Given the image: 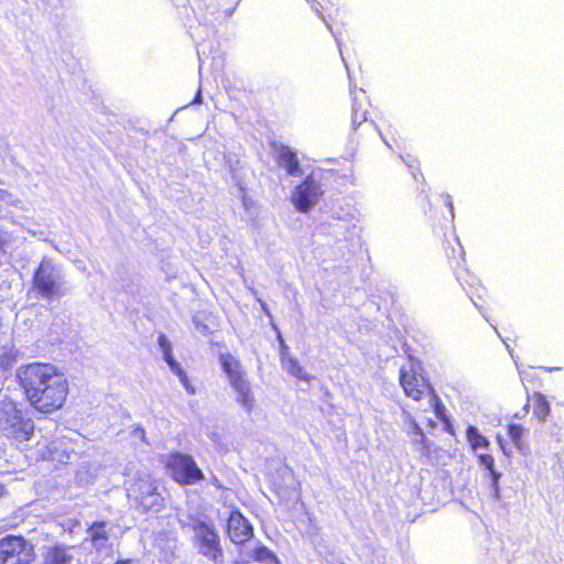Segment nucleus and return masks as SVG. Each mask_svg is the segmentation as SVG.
<instances>
[{"label": "nucleus", "mask_w": 564, "mask_h": 564, "mask_svg": "<svg viewBox=\"0 0 564 564\" xmlns=\"http://www.w3.org/2000/svg\"><path fill=\"white\" fill-rule=\"evenodd\" d=\"M15 378L25 401L35 412L51 415L66 405L69 383L55 365L29 362L18 368Z\"/></svg>", "instance_id": "nucleus-1"}, {"label": "nucleus", "mask_w": 564, "mask_h": 564, "mask_svg": "<svg viewBox=\"0 0 564 564\" xmlns=\"http://www.w3.org/2000/svg\"><path fill=\"white\" fill-rule=\"evenodd\" d=\"M430 209L424 210L430 214L432 226L436 227V220L442 219V228H445L444 237L441 242V253L444 256L446 263L453 269L457 281L465 289L470 300L479 308H484L487 304L486 299L488 292L473 274L465 263V251L453 231V204L448 195L436 194L427 199Z\"/></svg>", "instance_id": "nucleus-2"}, {"label": "nucleus", "mask_w": 564, "mask_h": 564, "mask_svg": "<svg viewBox=\"0 0 564 564\" xmlns=\"http://www.w3.org/2000/svg\"><path fill=\"white\" fill-rule=\"evenodd\" d=\"M128 498L140 513L161 512L165 508V498L159 489V482L151 476L137 477L128 489Z\"/></svg>", "instance_id": "nucleus-3"}, {"label": "nucleus", "mask_w": 564, "mask_h": 564, "mask_svg": "<svg viewBox=\"0 0 564 564\" xmlns=\"http://www.w3.org/2000/svg\"><path fill=\"white\" fill-rule=\"evenodd\" d=\"M170 478L180 486L195 485L204 479V473L195 459L185 453L171 452L162 460Z\"/></svg>", "instance_id": "nucleus-4"}, {"label": "nucleus", "mask_w": 564, "mask_h": 564, "mask_svg": "<svg viewBox=\"0 0 564 564\" xmlns=\"http://www.w3.org/2000/svg\"><path fill=\"white\" fill-rule=\"evenodd\" d=\"M223 371L227 375L231 388L237 392V402L248 412L254 408L256 399L246 378L240 361L229 354L220 356Z\"/></svg>", "instance_id": "nucleus-5"}, {"label": "nucleus", "mask_w": 564, "mask_h": 564, "mask_svg": "<svg viewBox=\"0 0 564 564\" xmlns=\"http://www.w3.org/2000/svg\"><path fill=\"white\" fill-rule=\"evenodd\" d=\"M194 533L193 543L198 553L214 563L223 562L224 553L220 538L213 523L200 519H194L189 523Z\"/></svg>", "instance_id": "nucleus-6"}, {"label": "nucleus", "mask_w": 564, "mask_h": 564, "mask_svg": "<svg viewBox=\"0 0 564 564\" xmlns=\"http://www.w3.org/2000/svg\"><path fill=\"white\" fill-rule=\"evenodd\" d=\"M32 289L41 297L53 301L65 295L64 282L48 260H42L32 276Z\"/></svg>", "instance_id": "nucleus-7"}, {"label": "nucleus", "mask_w": 564, "mask_h": 564, "mask_svg": "<svg viewBox=\"0 0 564 564\" xmlns=\"http://www.w3.org/2000/svg\"><path fill=\"white\" fill-rule=\"evenodd\" d=\"M34 545L23 535L8 534L0 540V564H34Z\"/></svg>", "instance_id": "nucleus-8"}, {"label": "nucleus", "mask_w": 564, "mask_h": 564, "mask_svg": "<svg viewBox=\"0 0 564 564\" xmlns=\"http://www.w3.org/2000/svg\"><path fill=\"white\" fill-rule=\"evenodd\" d=\"M399 382L404 394L414 401L427 398L434 391L429 379L423 375L422 369L414 364L400 369Z\"/></svg>", "instance_id": "nucleus-9"}, {"label": "nucleus", "mask_w": 564, "mask_h": 564, "mask_svg": "<svg viewBox=\"0 0 564 564\" xmlns=\"http://www.w3.org/2000/svg\"><path fill=\"white\" fill-rule=\"evenodd\" d=\"M323 194L321 184L310 174L294 188L292 203L299 212L307 213L319 202Z\"/></svg>", "instance_id": "nucleus-10"}, {"label": "nucleus", "mask_w": 564, "mask_h": 564, "mask_svg": "<svg viewBox=\"0 0 564 564\" xmlns=\"http://www.w3.org/2000/svg\"><path fill=\"white\" fill-rule=\"evenodd\" d=\"M7 436L18 442L30 441L34 434V423L21 410H15L7 419Z\"/></svg>", "instance_id": "nucleus-11"}, {"label": "nucleus", "mask_w": 564, "mask_h": 564, "mask_svg": "<svg viewBox=\"0 0 564 564\" xmlns=\"http://www.w3.org/2000/svg\"><path fill=\"white\" fill-rule=\"evenodd\" d=\"M227 534L235 544H242L252 538L253 529L240 511L234 510L227 520Z\"/></svg>", "instance_id": "nucleus-12"}, {"label": "nucleus", "mask_w": 564, "mask_h": 564, "mask_svg": "<svg viewBox=\"0 0 564 564\" xmlns=\"http://www.w3.org/2000/svg\"><path fill=\"white\" fill-rule=\"evenodd\" d=\"M158 343L162 349L163 357L165 362L169 365L173 373L180 379L181 383L183 384L184 389L189 393H195V388L191 383L185 371L181 368L180 364L174 359L173 357V350L172 345L166 338L164 334H161L158 338Z\"/></svg>", "instance_id": "nucleus-13"}, {"label": "nucleus", "mask_w": 564, "mask_h": 564, "mask_svg": "<svg viewBox=\"0 0 564 564\" xmlns=\"http://www.w3.org/2000/svg\"><path fill=\"white\" fill-rule=\"evenodd\" d=\"M412 444L420 454V459L425 464H435L444 457L445 451L434 446L427 437L413 438Z\"/></svg>", "instance_id": "nucleus-14"}, {"label": "nucleus", "mask_w": 564, "mask_h": 564, "mask_svg": "<svg viewBox=\"0 0 564 564\" xmlns=\"http://www.w3.org/2000/svg\"><path fill=\"white\" fill-rule=\"evenodd\" d=\"M70 546L56 543L50 546L44 554V564H72Z\"/></svg>", "instance_id": "nucleus-15"}, {"label": "nucleus", "mask_w": 564, "mask_h": 564, "mask_svg": "<svg viewBox=\"0 0 564 564\" xmlns=\"http://www.w3.org/2000/svg\"><path fill=\"white\" fill-rule=\"evenodd\" d=\"M524 408H532L534 416L540 422H544L551 413L550 402L541 392H533V394L528 398Z\"/></svg>", "instance_id": "nucleus-16"}, {"label": "nucleus", "mask_w": 564, "mask_h": 564, "mask_svg": "<svg viewBox=\"0 0 564 564\" xmlns=\"http://www.w3.org/2000/svg\"><path fill=\"white\" fill-rule=\"evenodd\" d=\"M368 106L369 101L364 91H360V96H354L351 104V123L354 128H357L367 120Z\"/></svg>", "instance_id": "nucleus-17"}, {"label": "nucleus", "mask_w": 564, "mask_h": 564, "mask_svg": "<svg viewBox=\"0 0 564 564\" xmlns=\"http://www.w3.org/2000/svg\"><path fill=\"white\" fill-rule=\"evenodd\" d=\"M88 536L91 545L96 547L97 550L105 546V544L109 540V533L107 530V522L106 521H95L93 522L88 530Z\"/></svg>", "instance_id": "nucleus-18"}, {"label": "nucleus", "mask_w": 564, "mask_h": 564, "mask_svg": "<svg viewBox=\"0 0 564 564\" xmlns=\"http://www.w3.org/2000/svg\"><path fill=\"white\" fill-rule=\"evenodd\" d=\"M506 429L508 436L517 449L524 452L529 448L525 441L528 430L522 424L510 422L506 425Z\"/></svg>", "instance_id": "nucleus-19"}, {"label": "nucleus", "mask_w": 564, "mask_h": 564, "mask_svg": "<svg viewBox=\"0 0 564 564\" xmlns=\"http://www.w3.org/2000/svg\"><path fill=\"white\" fill-rule=\"evenodd\" d=\"M278 164L284 166L290 175H295L300 172V163L295 152L290 148L283 147L278 155Z\"/></svg>", "instance_id": "nucleus-20"}, {"label": "nucleus", "mask_w": 564, "mask_h": 564, "mask_svg": "<svg viewBox=\"0 0 564 564\" xmlns=\"http://www.w3.org/2000/svg\"><path fill=\"white\" fill-rule=\"evenodd\" d=\"M466 438H467L471 449H474V451H477L480 448L486 449L490 445L489 440L485 435H482L479 432V430L474 425H469L466 429Z\"/></svg>", "instance_id": "nucleus-21"}, {"label": "nucleus", "mask_w": 564, "mask_h": 564, "mask_svg": "<svg viewBox=\"0 0 564 564\" xmlns=\"http://www.w3.org/2000/svg\"><path fill=\"white\" fill-rule=\"evenodd\" d=\"M286 371L292 375L293 377L297 378V379H301V380H304V381H310L312 379V376L307 375L305 371H304V368L300 365V362L294 359V358H289L286 361H285V365H284Z\"/></svg>", "instance_id": "nucleus-22"}, {"label": "nucleus", "mask_w": 564, "mask_h": 564, "mask_svg": "<svg viewBox=\"0 0 564 564\" xmlns=\"http://www.w3.org/2000/svg\"><path fill=\"white\" fill-rule=\"evenodd\" d=\"M477 458H478V462L480 463L481 466H484L490 474L491 478H492V481L495 484L498 482L499 478H500V473H498L496 469H495V458L491 454H488V453H480L477 455Z\"/></svg>", "instance_id": "nucleus-23"}, {"label": "nucleus", "mask_w": 564, "mask_h": 564, "mask_svg": "<svg viewBox=\"0 0 564 564\" xmlns=\"http://www.w3.org/2000/svg\"><path fill=\"white\" fill-rule=\"evenodd\" d=\"M252 558L258 562L276 561L275 555L267 546H258L252 552Z\"/></svg>", "instance_id": "nucleus-24"}, {"label": "nucleus", "mask_w": 564, "mask_h": 564, "mask_svg": "<svg viewBox=\"0 0 564 564\" xmlns=\"http://www.w3.org/2000/svg\"><path fill=\"white\" fill-rule=\"evenodd\" d=\"M431 405L433 406L437 417L445 419V406L442 403L440 397L435 392V390L427 397Z\"/></svg>", "instance_id": "nucleus-25"}, {"label": "nucleus", "mask_w": 564, "mask_h": 564, "mask_svg": "<svg viewBox=\"0 0 564 564\" xmlns=\"http://www.w3.org/2000/svg\"><path fill=\"white\" fill-rule=\"evenodd\" d=\"M408 435L410 436L411 441L413 438L425 437V434L423 433L422 429L414 419L410 420V430L408 431Z\"/></svg>", "instance_id": "nucleus-26"}, {"label": "nucleus", "mask_w": 564, "mask_h": 564, "mask_svg": "<svg viewBox=\"0 0 564 564\" xmlns=\"http://www.w3.org/2000/svg\"><path fill=\"white\" fill-rule=\"evenodd\" d=\"M404 162H413L417 164L419 161L415 158H412L411 155H406V160H404Z\"/></svg>", "instance_id": "nucleus-27"}, {"label": "nucleus", "mask_w": 564, "mask_h": 564, "mask_svg": "<svg viewBox=\"0 0 564 564\" xmlns=\"http://www.w3.org/2000/svg\"><path fill=\"white\" fill-rule=\"evenodd\" d=\"M497 438H498V442L500 444V448L505 452V445L502 444L501 437L498 436Z\"/></svg>", "instance_id": "nucleus-28"}, {"label": "nucleus", "mask_w": 564, "mask_h": 564, "mask_svg": "<svg viewBox=\"0 0 564 564\" xmlns=\"http://www.w3.org/2000/svg\"><path fill=\"white\" fill-rule=\"evenodd\" d=\"M280 341H281V346H282V349L286 350L288 347L286 345L284 344L283 339L280 337Z\"/></svg>", "instance_id": "nucleus-29"}, {"label": "nucleus", "mask_w": 564, "mask_h": 564, "mask_svg": "<svg viewBox=\"0 0 564 564\" xmlns=\"http://www.w3.org/2000/svg\"><path fill=\"white\" fill-rule=\"evenodd\" d=\"M130 560L118 561L116 564H129Z\"/></svg>", "instance_id": "nucleus-30"}, {"label": "nucleus", "mask_w": 564, "mask_h": 564, "mask_svg": "<svg viewBox=\"0 0 564 564\" xmlns=\"http://www.w3.org/2000/svg\"><path fill=\"white\" fill-rule=\"evenodd\" d=\"M381 138L386 139V135L383 134V131H380Z\"/></svg>", "instance_id": "nucleus-31"}, {"label": "nucleus", "mask_w": 564, "mask_h": 564, "mask_svg": "<svg viewBox=\"0 0 564 564\" xmlns=\"http://www.w3.org/2000/svg\"><path fill=\"white\" fill-rule=\"evenodd\" d=\"M381 138L386 139V135L383 134V131H380Z\"/></svg>", "instance_id": "nucleus-32"}, {"label": "nucleus", "mask_w": 564, "mask_h": 564, "mask_svg": "<svg viewBox=\"0 0 564 564\" xmlns=\"http://www.w3.org/2000/svg\"><path fill=\"white\" fill-rule=\"evenodd\" d=\"M381 138L386 139V135L383 134V131H380Z\"/></svg>", "instance_id": "nucleus-33"}, {"label": "nucleus", "mask_w": 564, "mask_h": 564, "mask_svg": "<svg viewBox=\"0 0 564 564\" xmlns=\"http://www.w3.org/2000/svg\"><path fill=\"white\" fill-rule=\"evenodd\" d=\"M409 166H410L411 169H414V167H415V166H414V164H410V163H409Z\"/></svg>", "instance_id": "nucleus-34"}]
</instances>
